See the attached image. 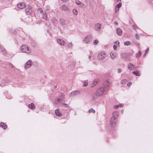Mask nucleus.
I'll use <instances>...</instances> for the list:
<instances>
[{
	"mask_svg": "<svg viewBox=\"0 0 153 153\" xmlns=\"http://www.w3.org/2000/svg\"><path fill=\"white\" fill-rule=\"evenodd\" d=\"M104 87H101L96 91V94L97 96H101L104 93L105 90L108 89L109 86V84L108 81H105L104 83Z\"/></svg>",
	"mask_w": 153,
	"mask_h": 153,
	"instance_id": "nucleus-1",
	"label": "nucleus"
},
{
	"mask_svg": "<svg viewBox=\"0 0 153 153\" xmlns=\"http://www.w3.org/2000/svg\"><path fill=\"white\" fill-rule=\"evenodd\" d=\"M21 50L24 53H29L31 52V50L30 48L26 45H22L21 47Z\"/></svg>",
	"mask_w": 153,
	"mask_h": 153,
	"instance_id": "nucleus-2",
	"label": "nucleus"
},
{
	"mask_svg": "<svg viewBox=\"0 0 153 153\" xmlns=\"http://www.w3.org/2000/svg\"><path fill=\"white\" fill-rule=\"evenodd\" d=\"M106 53L105 52H101L98 55L97 57L100 60L104 59L106 56Z\"/></svg>",
	"mask_w": 153,
	"mask_h": 153,
	"instance_id": "nucleus-3",
	"label": "nucleus"
},
{
	"mask_svg": "<svg viewBox=\"0 0 153 153\" xmlns=\"http://www.w3.org/2000/svg\"><path fill=\"white\" fill-rule=\"evenodd\" d=\"M33 62L31 59H29L25 64L24 68L25 70H27L30 68L32 65Z\"/></svg>",
	"mask_w": 153,
	"mask_h": 153,
	"instance_id": "nucleus-4",
	"label": "nucleus"
},
{
	"mask_svg": "<svg viewBox=\"0 0 153 153\" xmlns=\"http://www.w3.org/2000/svg\"><path fill=\"white\" fill-rule=\"evenodd\" d=\"M91 40V37L90 35L87 36L85 37L83 41L84 43H89Z\"/></svg>",
	"mask_w": 153,
	"mask_h": 153,
	"instance_id": "nucleus-5",
	"label": "nucleus"
},
{
	"mask_svg": "<svg viewBox=\"0 0 153 153\" xmlns=\"http://www.w3.org/2000/svg\"><path fill=\"white\" fill-rule=\"evenodd\" d=\"M101 24L99 23H97L94 25V29L95 30L99 31L101 30Z\"/></svg>",
	"mask_w": 153,
	"mask_h": 153,
	"instance_id": "nucleus-6",
	"label": "nucleus"
},
{
	"mask_svg": "<svg viewBox=\"0 0 153 153\" xmlns=\"http://www.w3.org/2000/svg\"><path fill=\"white\" fill-rule=\"evenodd\" d=\"M117 119H115L114 118H111L110 121V124L112 127H114L116 125Z\"/></svg>",
	"mask_w": 153,
	"mask_h": 153,
	"instance_id": "nucleus-7",
	"label": "nucleus"
},
{
	"mask_svg": "<svg viewBox=\"0 0 153 153\" xmlns=\"http://www.w3.org/2000/svg\"><path fill=\"white\" fill-rule=\"evenodd\" d=\"M8 84L7 80L6 79H2L0 82V86H4Z\"/></svg>",
	"mask_w": 153,
	"mask_h": 153,
	"instance_id": "nucleus-8",
	"label": "nucleus"
},
{
	"mask_svg": "<svg viewBox=\"0 0 153 153\" xmlns=\"http://www.w3.org/2000/svg\"><path fill=\"white\" fill-rule=\"evenodd\" d=\"M25 11L26 13L28 15H30L32 13L31 7L30 6H28L25 9Z\"/></svg>",
	"mask_w": 153,
	"mask_h": 153,
	"instance_id": "nucleus-9",
	"label": "nucleus"
},
{
	"mask_svg": "<svg viewBox=\"0 0 153 153\" xmlns=\"http://www.w3.org/2000/svg\"><path fill=\"white\" fill-rule=\"evenodd\" d=\"M118 54L117 53L111 52L110 54V58L112 59H114L117 56Z\"/></svg>",
	"mask_w": 153,
	"mask_h": 153,
	"instance_id": "nucleus-10",
	"label": "nucleus"
},
{
	"mask_svg": "<svg viewBox=\"0 0 153 153\" xmlns=\"http://www.w3.org/2000/svg\"><path fill=\"white\" fill-rule=\"evenodd\" d=\"M56 42L59 45L63 46L65 44V42L62 39H56Z\"/></svg>",
	"mask_w": 153,
	"mask_h": 153,
	"instance_id": "nucleus-11",
	"label": "nucleus"
},
{
	"mask_svg": "<svg viewBox=\"0 0 153 153\" xmlns=\"http://www.w3.org/2000/svg\"><path fill=\"white\" fill-rule=\"evenodd\" d=\"M17 7L20 9L24 8L25 6V4L23 2H20L17 5Z\"/></svg>",
	"mask_w": 153,
	"mask_h": 153,
	"instance_id": "nucleus-12",
	"label": "nucleus"
},
{
	"mask_svg": "<svg viewBox=\"0 0 153 153\" xmlns=\"http://www.w3.org/2000/svg\"><path fill=\"white\" fill-rule=\"evenodd\" d=\"M119 115V113L117 111L114 112L112 114V117L111 118H114L115 119H117Z\"/></svg>",
	"mask_w": 153,
	"mask_h": 153,
	"instance_id": "nucleus-13",
	"label": "nucleus"
},
{
	"mask_svg": "<svg viewBox=\"0 0 153 153\" xmlns=\"http://www.w3.org/2000/svg\"><path fill=\"white\" fill-rule=\"evenodd\" d=\"M80 92L78 91H72L71 93L69 94V96L70 97L73 96H75L76 95H77L78 94H80Z\"/></svg>",
	"mask_w": 153,
	"mask_h": 153,
	"instance_id": "nucleus-14",
	"label": "nucleus"
},
{
	"mask_svg": "<svg viewBox=\"0 0 153 153\" xmlns=\"http://www.w3.org/2000/svg\"><path fill=\"white\" fill-rule=\"evenodd\" d=\"M65 97V95L63 93H61L60 94V96H59L60 98L57 99L56 101L55 102V103L56 104L58 103V102H59V101L60 100H62L64 99Z\"/></svg>",
	"mask_w": 153,
	"mask_h": 153,
	"instance_id": "nucleus-15",
	"label": "nucleus"
},
{
	"mask_svg": "<svg viewBox=\"0 0 153 153\" xmlns=\"http://www.w3.org/2000/svg\"><path fill=\"white\" fill-rule=\"evenodd\" d=\"M128 68L130 70H133L134 68V65L131 63H129L128 65Z\"/></svg>",
	"mask_w": 153,
	"mask_h": 153,
	"instance_id": "nucleus-16",
	"label": "nucleus"
},
{
	"mask_svg": "<svg viewBox=\"0 0 153 153\" xmlns=\"http://www.w3.org/2000/svg\"><path fill=\"white\" fill-rule=\"evenodd\" d=\"M0 127L5 129L7 127V125L4 123L1 122L0 123Z\"/></svg>",
	"mask_w": 153,
	"mask_h": 153,
	"instance_id": "nucleus-17",
	"label": "nucleus"
},
{
	"mask_svg": "<svg viewBox=\"0 0 153 153\" xmlns=\"http://www.w3.org/2000/svg\"><path fill=\"white\" fill-rule=\"evenodd\" d=\"M122 30L120 28H117V34L119 36H121L122 34Z\"/></svg>",
	"mask_w": 153,
	"mask_h": 153,
	"instance_id": "nucleus-18",
	"label": "nucleus"
},
{
	"mask_svg": "<svg viewBox=\"0 0 153 153\" xmlns=\"http://www.w3.org/2000/svg\"><path fill=\"white\" fill-rule=\"evenodd\" d=\"M28 107L31 109H33L35 108V105L33 103H31V104L28 105Z\"/></svg>",
	"mask_w": 153,
	"mask_h": 153,
	"instance_id": "nucleus-19",
	"label": "nucleus"
},
{
	"mask_svg": "<svg viewBox=\"0 0 153 153\" xmlns=\"http://www.w3.org/2000/svg\"><path fill=\"white\" fill-rule=\"evenodd\" d=\"M55 114L56 115L61 117L62 116L61 113L59 112V110L57 109L55 111Z\"/></svg>",
	"mask_w": 153,
	"mask_h": 153,
	"instance_id": "nucleus-20",
	"label": "nucleus"
},
{
	"mask_svg": "<svg viewBox=\"0 0 153 153\" xmlns=\"http://www.w3.org/2000/svg\"><path fill=\"white\" fill-rule=\"evenodd\" d=\"M132 73L133 74L137 76H140V71L138 70H137L136 71H133V72Z\"/></svg>",
	"mask_w": 153,
	"mask_h": 153,
	"instance_id": "nucleus-21",
	"label": "nucleus"
},
{
	"mask_svg": "<svg viewBox=\"0 0 153 153\" xmlns=\"http://www.w3.org/2000/svg\"><path fill=\"white\" fill-rule=\"evenodd\" d=\"M42 14V18L45 20H47V17L46 13L45 12H43Z\"/></svg>",
	"mask_w": 153,
	"mask_h": 153,
	"instance_id": "nucleus-22",
	"label": "nucleus"
},
{
	"mask_svg": "<svg viewBox=\"0 0 153 153\" xmlns=\"http://www.w3.org/2000/svg\"><path fill=\"white\" fill-rule=\"evenodd\" d=\"M60 22L62 25H64L65 24V21L63 19H60Z\"/></svg>",
	"mask_w": 153,
	"mask_h": 153,
	"instance_id": "nucleus-23",
	"label": "nucleus"
},
{
	"mask_svg": "<svg viewBox=\"0 0 153 153\" xmlns=\"http://www.w3.org/2000/svg\"><path fill=\"white\" fill-rule=\"evenodd\" d=\"M61 9L63 11H66L68 9V7L66 5H63L62 6Z\"/></svg>",
	"mask_w": 153,
	"mask_h": 153,
	"instance_id": "nucleus-24",
	"label": "nucleus"
},
{
	"mask_svg": "<svg viewBox=\"0 0 153 153\" xmlns=\"http://www.w3.org/2000/svg\"><path fill=\"white\" fill-rule=\"evenodd\" d=\"M124 106V105L122 104H120L118 105H117L114 106V108H117L120 107H122Z\"/></svg>",
	"mask_w": 153,
	"mask_h": 153,
	"instance_id": "nucleus-25",
	"label": "nucleus"
},
{
	"mask_svg": "<svg viewBox=\"0 0 153 153\" xmlns=\"http://www.w3.org/2000/svg\"><path fill=\"white\" fill-rule=\"evenodd\" d=\"M67 46L69 48H72L73 47V44L71 42H70L68 44Z\"/></svg>",
	"mask_w": 153,
	"mask_h": 153,
	"instance_id": "nucleus-26",
	"label": "nucleus"
},
{
	"mask_svg": "<svg viewBox=\"0 0 153 153\" xmlns=\"http://www.w3.org/2000/svg\"><path fill=\"white\" fill-rule=\"evenodd\" d=\"M1 52H2V54L4 55H5L7 54V51H6V50H5V49L4 48H3V49Z\"/></svg>",
	"mask_w": 153,
	"mask_h": 153,
	"instance_id": "nucleus-27",
	"label": "nucleus"
},
{
	"mask_svg": "<svg viewBox=\"0 0 153 153\" xmlns=\"http://www.w3.org/2000/svg\"><path fill=\"white\" fill-rule=\"evenodd\" d=\"M88 112L89 113H94L95 112V110L93 109L92 108H91L89 109L88 110Z\"/></svg>",
	"mask_w": 153,
	"mask_h": 153,
	"instance_id": "nucleus-28",
	"label": "nucleus"
},
{
	"mask_svg": "<svg viewBox=\"0 0 153 153\" xmlns=\"http://www.w3.org/2000/svg\"><path fill=\"white\" fill-rule=\"evenodd\" d=\"M128 81V80L126 79H123L121 81V84H124L127 82Z\"/></svg>",
	"mask_w": 153,
	"mask_h": 153,
	"instance_id": "nucleus-29",
	"label": "nucleus"
},
{
	"mask_svg": "<svg viewBox=\"0 0 153 153\" xmlns=\"http://www.w3.org/2000/svg\"><path fill=\"white\" fill-rule=\"evenodd\" d=\"M99 81V80L98 79H94L93 82V84L95 85L97 84L98 82Z\"/></svg>",
	"mask_w": 153,
	"mask_h": 153,
	"instance_id": "nucleus-30",
	"label": "nucleus"
},
{
	"mask_svg": "<svg viewBox=\"0 0 153 153\" xmlns=\"http://www.w3.org/2000/svg\"><path fill=\"white\" fill-rule=\"evenodd\" d=\"M124 44L125 45L128 46L131 45V42L130 41H128L125 42Z\"/></svg>",
	"mask_w": 153,
	"mask_h": 153,
	"instance_id": "nucleus-31",
	"label": "nucleus"
},
{
	"mask_svg": "<svg viewBox=\"0 0 153 153\" xmlns=\"http://www.w3.org/2000/svg\"><path fill=\"white\" fill-rule=\"evenodd\" d=\"M37 11L39 13H42L44 12L43 10L41 8L38 9L37 10Z\"/></svg>",
	"mask_w": 153,
	"mask_h": 153,
	"instance_id": "nucleus-32",
	"label": "nucleus"
},
{
	"mask_svg": "<svg viewBox=\"0 0 153 153\" xmlns=\"http://www.w3.org/2000/svg\"><path fill=\"white\" fill-rule=\"evenodd\" d=\"M73 12L74 14L75 15H77V11L75 9H74L73 10Z\"/></svg>",
	"mask_w": 153,
	"mask_h": 153,
	"instance_id": "nucleus-33",
	"label": "nucleus"
},
{
	"mask_svg": "<svg viewBox=\"0 0 153 153\" xmlns=\"http://www.w3.org/2000/svg\"><path fill=\"white\" fill-rule=\"evenodd\" d=\"M141 52H140V51H139L138 53H136V56L137 57H140V56L141 55Z\"/></svg>",
	"mask_w": 153,
	"mask_h": 153,
	"instance_id": "nucleus-34",
	"label": "nucleus"
},
{
	"mask_svg": "<svg viewBox=\"0 0 153 153\" xmlns=\"http://www.w3.org/2000/svg\"><path fill=\"white\" fill-rule=\"evenodd\" d=\"M88 85V82L87 81H85L83 82V86L86 87Z\"/></svg>",
	"mask_w": 153,
	"mask_h": 153,
	"instance_id": "nucleus-35",
	"label": "nucleus"
},
{
	"mask_svg": "<svg viewBox=\"0 0 153 153\" xmlns=\"http://www.w3.org/2000/svg\"><path fill=\"white\" fill-rule=\"evenodd\" d=\"M122 6V3H119V4H117V7L118 8H120Z\"/></svg>",
	"mask_w": 153,
	"mask_h": 153,
	"instance_id": "nucleus-36",
	"label": "nucleus"
},
{
	"mask_svg": "<svg viewBox=\"0 0 153 153\" xmlns=\"http://www.w3.org/2000/svg\"><path fill=\"white\" fill-rule=\"evenodd\" d=\"M98 42V40L97 39L95 40L94 41V45H97Z\"/></svg>",
	"mask_w": 153,
	"mask_h": 153,
	"instance_id": "nucleus-37",
	"label": "nucleus"
},
{
	"mask_svg": "<svg viewBox=\"0 0 153 153\" xmlns=\"http://www.w3.org/2000/svg\"><path fill=\"white\" fill-rule=\"evenodd\" d=\"M132 84V82H128L127 84V86L128 87H130V86H131Z\"/></svg>",
	"mask_w": 153,
	"mask_h": 153,
	"instance_id": "nucleus-38",
	"label": "nucleus"
},
{
	"mask_svg": "<svg viewBox=\"0 0 153 153\" xmlns=\"http://www.w3.org/2000/svg\"><path fill=\"white\" fill-rule=\"evenodd\" d=\"M135 36L137 40H138L139 39V36L137 34H135Z\"/></svg>",
	"mask_w": 153,
	"mask_h": 153,
	"instance_id": "nucleus-39",
	"label": "nucleus"
},
{
	"mask_svg": "<svg viewBox=\"0 0 153 153\" xmlns=\"http://www.w3.org/2000/svg\"><path fill=\"white\" fill-rule=\"evenodd\" d=\"M50 7L49 6H47L46 7V10H49L50 9Z\"/></svg>",
	"mask_w": 153,
	"mask_h": 153,
	"instance_id": "nucleus-40",
	"label": "nucleus"
},
{
	"mask_svg": "<svg viewBox=\"0 0 153 153\" xmlns=\"http://www.w3.org/2000/svg\"><path fill=\"white\" fill-rule=\"evenodd\" d=\"M31 44L32 45L33 47H35L36 45V44L34 42H32Z\"/></svg>",
	"mask_w": 153,
	"mask_h": 153,
	"instance_id": "nucleus-41",
	"label": "nucleus"
},
{
	"mask_svg": "<svg viewBox=\"0 0 153 153\" xmlns=\"http://www.w3.org/2000/svg\"><path fill=\"white\" fill-rule=\"evenodd\" d=\"M149 51V48H147L145 51V53L144 54V56H146V53L148 52Z\"/></svg>",
	"mask_w": 153,
	"mask_h": 153,
	"instance_id": "nucleus-42",
	"label": "nucleus"
},
{
	"mask_svg": "<svg viewBox=\"0 0 153 153\" xmlns=\"http://www.w3.org/2000/svg\"><path fill=\"white\" fill-rule=\"evenodd\" d=\"M132 28L134 29H136L137 28V26L136 25H134L132 26Z\"/></svg>",
	"mask_w": 153,
	"mask_h": 153,
	"instance_id": "nucleus-43",
	"label": "nucleus"
},
{
	"mask_svg": "<svg viewBox=\"0 0 153 153\" xmlns=\"http://www.w3.org/2000/svg\"><path fill=\"white\" fill-rule=\"evenodd\" d=\"M3 48H4L2 46H0V53L1 52Z\"/></svg>",
	"mask_w": 153,
	"mask_h": 153,
	"instance_id": "nucleus-44",
	"label": "nucleus"
},
{
	"mask_svg": "<svg viewBox=\"0 0 153 153\" xmlns=\"http://www.w3.org/2000/svg\"><path fill=\"white\" fill-rule=\"evenodd\" d=\"M76 3L77 4H80V1H76Z\"/></svg>",
	"mask_w": 153,
	"mask_h": 153,
	"instance_id": "nucleus-45",
	"label": "nucleus"
},
{
	"mask_svg": "<svg viewBox=\"0 0 153 153\" xmlns=\"http://www.w3.org/2000/svg\"><path fill=\"white\" fill-rule=\"evenodd\" d=\"M122 69L120 68H119L118 69V73H120L122 71Z\"/></svg>",
	"mask_w": 153,
	"mask_h": 153,
	"instance_id": "nucleus-46",
	"label": "nucleus"
},
{
	"mask_svg": "<svg viewBox=\"0 0 153 153\" xmlns=\"http://www.w3.org/2000/svg\"><path fill=\"white\" fill-rule=\"evenodd\" d=\"M117 48V46L116 45H114L113 46V48L114 50H115Z\"/></svg>",
	"mask_w": 153,
	"mask_h": 153,
	"instance_id": "nucleus-47",
	"label": "nucleus"
},
{
	"mask_svg": "<svg viewBox=\"0 0 153 153\" xmlns=\"http://www.w3.org/2000/svg\"><path fill=\"white\" fill-rule=\"evenodd\" d=\"M115 25H117L118 24V23L117 22H115L114 23Z\"/></svg>",
	"mask_w": 153,
	"mask_h": 153,
	"instance_id": "nucleus-48",
	"label": "nucleus"
},
{
	"mask_svg": "<svg viewBox=\"0 0 153 153\" xmlns=\"http://www.w3.org/2000/svg\"><path fill=\"white\" fill-rule=\"evenodd\" d=\"M115 43L117 45H119V42L118 41H116L115 42Z\"/></svg>",
	"mask_w": 153,
	"mask_h": 153,
	"instance_id": "nucleus-49",
	"label": "nucleus"
},
{
	"mask_svg": "<svg viewBox=\"0 0 153 153\" xmlns=\"http://www.w3.org/2000/svg\"><path fill=\"white\" fill-rule=\"evenodd\" d=\"M62 1L63 2H66L68 1V0H62Z\"/></svg>",
	"mask_w": 153,
	"mask_h": 153,
	"instance_id": "nucleus-50",
	"label": "nucleus"
},
{
	"mask_svg": "<svg viewBox=\"0 0 153 153\" xmlns=\"http://www.w3.org/2000/svg\"><path fill=\"white\" fill-rule=\"evenodd\" d=\"M91 56H89L88 57V58L89 59H91Z\"/></svg>",
	"mask_w": 153,
	"mask_h": 153,
	"instance_id": "nucleus-51",
	"label": "nucleus"
},
{
	"mask_svg": "<svg viewBox=\"0 0 153 153\" xmlns=\"http://www.w3.org/2000/svg\"><path fill=\"white\" fill-rule=\"evenodd\" d=\"M47 32L48 33H49V30H47Z\"/></svg>",
	"mask_w": 153,
	"mask_h": 153,
	"instance_id": "nucleus-52",
	"label": "nucleus"
},
{
	"mask_svg": "<svg viewBox=\"0 0 153 153\" xmlns=\"http://www.w3.org/2000/svg\"><path fill=\"white\" fill-rule=\"evenodd\" d=\"M10 66H11V67L13 68V65H10Z\"/></svg>",
	"mask_w": 153,
	"mask_h": 153,
	"instance_id": "nucleus-53",
	"label": "nucleus"
},
{
	"mask_svg": "<svg viewBox=\"0 0 153 153\" xmlns=\"http://www.w3.org/2000/svg\"><path fill=\"white\" fill-rule=\"evenodd\" d=\"M117 11V10H116V8L115 9V12L116 13Z\"/></svg>",
	"mask_w": 153,
	"mask_h": 153,
	"instance_id": "nucleus-54",
	"label": "nucleus"
},
{
	"mask_svg": "<svg viewBox=\"0 0 153 153\" xmlns=\"http://www.w3.org/2000/svg\"><path fill=\"white\" fill-rule=\"evenodd\" d=\"M121 111L122 112H123V110H121Z\"/></svg>",
	"mask_w": 153,
	"mask_h": 153,
	"instance_id": "nucleus-55",
	"label": "nucleus"
},
{
	"mask_svg": "<svg viewBox=\"0 0 153 153\" xmlns=\"http://www.w3.org/2000/svg\"><path fill=\"white\" fill-rule=\"evenodd\" d=\"M56 86H55V88H56Z\"/></svg>",
	"mask_w": 153,
	"mask_h": 153,
	"instance_id": "nucleus-56",
	"label": "nucleus"
},
{
	"mask_svg": "<svg viewBox=\"0 0 153 153\" xmlns=\"http://www.w3.org/2000/svg\"><path fill=\"white\" fill-rule=\"evenodd\" d=\"M65 105H67L66 104H65Z\"/></svg>",
	"mask_w": 153,
	"mask_h": 153,
	"instance_id": "nucleus-57",
	"label": "nucleus"
}]
</instances>
